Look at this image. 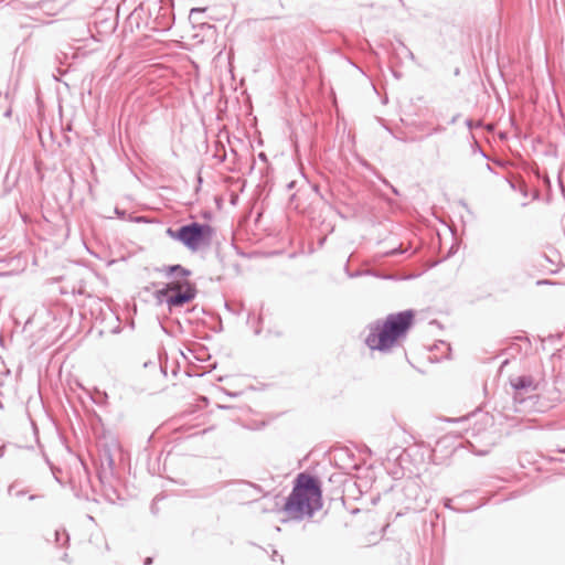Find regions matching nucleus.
<instances>
[{
  "label": "nucleus",
  "mask_w": 565,
  "mask_h": 565,
  "mask_svg": "<svg viewBox=\"0 0 565 565\" xmlns=\"http://www.w3.org/2000/svg\"><path fill=\"white\" fill-rule=\"evenodd\" d=\"M157 13L151 20V30L157 32L168 31L174 21L172 8L170 6H156Z\"/></svg>",
  "instance_id": "nucleus-6"
},
{
  "label": "nucleus",
  "mask_w": 565,
  "mask_h": 565,
  "mask_svg": "<svg viewBox=\"0 0 565 565\" xmlns=\"http://www.w3.org/2000/svg\"><path fill=\"white\" fill-rule=\"evenodd\" d=\"M512 388L520 394H530L537 390L539 382L532 375H520L510 377Z\"/></svg>",
  "instance_id": "nucleus-7"
},
{
  "label": "nucleus",
  "mask_w": 565,
  "mask_h": 565,
  "mask_svg": "<svg viewBox=\"0 0 565 565\" xmlns=\"http://www.w3.org/2000/svg\"><path fill=\"white\" fill-rule=\"evenodd\" d=\"M152 563V557H146L143 561L145 565H150Z\"/></svg>",
  "instance_id": "nucleus-21"
},
{
  "label": "nucleus",
  "mask_w": 565,
  "mask_h": 565,
  "mask_svg": "<svg viewBox=\"0 0 565 565\" xmlns=\"http://www.w3.org/2000/svg\"><path fill=\"white\" fill-rule=\"evenodd\" d=\"M134 221H135V222H141V221H143V217H142V216H137V217H135V220H134Z\"/></svg>",
  "instance_id": "nucleus-23"
},
{
  "label": "nucleus",
  "mask_w": 565,
  "mask_h": 565,
  "mask_svg": "<svg viewBox=\"0 0 565 565\" xmlns=\"http://www.w3.org/2000/svg\"><path fill=\"white\" fill-rule=\"evenodd\" d=\"M456 120H457V116H455V117L451 119V124H454Z\"/></svg>",
  "instance_id": "nucleus-25"
},
{
  "label": "nucleus",
  "mask_w": 565,
  "mask_h": 565,
  "mask_svg": "<svg viewBox=\"0 0 565 565\" xmlns=\"http://www.w3.org/2000/svg\"><path fill=\"white\" fill-rule=\"evenodd\" d=\"M214 233L215 231L210 224L199 222L181 225L177 230L171 227L167 230V234L171 238L180 242L191 252L210 247Z\"/></svg>",
  "instance_id": "nucleus-4"
},
{
  "label": "nucleus",
  "mask_w": 565,
  "mask_h": 565,
  "mask_svg": "<svg viewBox=\"0 0 565 565\" xmlns=\"http://www.w3.org/2000/svg\"><path fill=\"white\" fill-rule=\"evenodd\" d=\"M120 447L115 438L106 439L98 444V477L103 482L104 479L111 477L115 471L116 456L119 455Z\"/></svg>",
  "instance_id": "nucleus-5"
},
{
  "label": "nucleus",
  "mask_w": 565,
  "mask_h": 565,
  "mask_svg": "<svg viewBox=\"0 0 565 565\" xmlns=\"http://www.w3.org/2000/svg\"><path fill=\"white\" fill-rule=\"evenodd\" d=\"M441 130H443V128H440V127H436V128L434 129V132L441 131Z\"/></svg>",
  "instance_id": "nucleus-24"
},
{
  "label": "nucleus",
  "mask_w": 565,
  "mask_h": 565,
  "mask_svg": "<svg viewBox=\"0 0 565 565\" xmlns=\"http://www.w3.org/2000/svg\"><path fill=\"white\" fill-rule=\"evenodd\" d=\"M466 126L469 128V129H472L475 127H478L479 124H476L472 119H467L466 120Z\"/></svg>",
  "instance_id": "nucleus-16"
},
{
  "label": "nucleus",
  "mask_w": 565,
  "mask_h": 565,
  "mask_svg": "<svg viewBox=\"0 0 565 565\" xmlns=\"http://www.w3.org/2000/svg\"><path fill=\"white\" fill-rule=\"evenodd\" d=\"M358 275H359L358 273L356 274H351L350 277H355Z\"/></svg>",
  "instance_id": "nucleus-27"
},
{
  "label": "nucleus",
  "mask_w": 565,
  "mask_h": 565,
  "mask_svg": "<svg viewBox=\"0 0 565 565\" xmlns=\"http://www.w3.org/2000/svg\"><path fill=\"white\" fill-rule=\"evenodd\" d=\"M380 180H381L385 185H387V186L392 190V192H393L395 195H399V191H398L394 185H392V184H391V183H390L385 178H382V177H381V178H380Z\"/></svg>",
  "instance_id": "nucleus-13"
},
{
  "label": "nucleus",
  "mask_w": 565,
  "mask_h": 565,
  "mask_svg": "<svg viewBox=\"0 0 565 565\" xmlns=\"http://www.w3.org/2000/svg\"><path fill=\"white\" fill-rule=\"evenodd\" d=\"M204 11H205V9H203V8H193L190 11L189 19L191 21H195V17L203 13Z\"/></svg>",
  "instance_id": "nucleus-12"
},
{
  "label": "nucleus",
  "mask_w": 565,
  "mask_h": 565,
  "mask_svg": "<svg viewBox=\"0 0 565 565\" xmlns=\"http://www.w3.org/2000/svg\"><path fill=\"white\" fill-rule=\"evenodd\" d=\"M54 536H55V543L61 546V547H64V546H67L68 542H70V536L67 534V532L63 529V530H56L54 532Z\"/></svg>",
  "instance_id": "nucleus-9"
},
{
  "label": "nucleus",
  "mask_w": 565,
  "mask_h": 565,
  "mask_svg": "<svg viewBox=\"0 0 565 565\" xmlns=\"http://www.w3.org/2000/svg\"><path fill=\"white\" fill-rule=\"evenodd\" d=\"M322 505L321 482L317 477L302 472L295 479L281 510L289 519L301 521L312 518Z\"/></svg>",
  "instance_id": "nucleus-1"
},
{
  "label": "nucleus",
  "mask_w": 565,
  "mask_h": 565,
  "mask_svg": "<svg viewBox=\"0 0 565 565\" xmlns=\"http://www.w3.org/2000/svg\"><path fill=\"white\" fill-rule=\"evenodd\" d=\"M61 559H62L63 562L71 563V559H70V557H68V554H67V553H64V554H63V556L61 557Z\"/></svg>",
  "instance_id": "nucleus-18"
},
{
  "label": "nucleus",
  "mask_w": 565,
  "mask_h": 565,
  "mask_svg": "<svg viewBox=\"0 0 565 565\" xmlns=\"http://www.w3.org/2000/svg\"><path fill=\"white\" fill-rule=\"evenodd\" d=\"M404 253H405V249H403L402 246H398L397 248H393V249L384 253L383 256L391 257V256H396V255H401V254H404Z\"/></svg>",
  "instance_id": "nucleus-11"
},
{
  "label": "nucleus",
  "mask_w": 565,
  "mask_h": 565,
  "mask_svg": "<svg viewBox=\"0 0 565 565\" xmlns=\"http://www.w3.org/2000/svg\"><path fill=\"white\" fill-rule=\"evenodd\" d=\"M13 490H14V484H11V486L9 487V489H8L9 494H11V495H17V497H21V495H23V494H24V491H23V490H21V491H17V492H13Z\"/></svg>",
  "instance_id": "nucleus-15"
},
{
  "label": "nucleus",
  "mask_w": 565,
  "mask_h": 565,
  "mask_svg": "<svg viewBox=\"0 0 565 565\" xmlns=\"http://www.w3.org/2000/svg\"><path fill=\"white\" fill-rule=\"evenodd\" d=\"M248 484H249L250 487H253L254 489H256L258 492H262V488H260L259 486H257V484H255V483H252V482H248Z\"/></svg>",
  "instance_id": "nucleus-20"
},
{
  "label": "nucleus",
  "mask_w": 565,
  "mask_h": 565,
  "mask_svg": "<svg viewBox=\"0 0 565 565\" xmlns=\"http://www.w3.org/2000/svg\"><path fill=\"white\" fill-rule=\"evenodd\" d=\"M158 500H159V497H156V498L152 500V503H151V505H150V511H151V513H152V514H154V515H156V514H158V512H159V508H158V505H157V501H158Z\"/></svg>",
  "instance_id": "nucleus-14"
},
{
  "label": "nucleus",
  "mask_w": 565,
  "mask_h": 565,
  "mask_svg": "<svg viewBox=\"0 0 565 565\" xmlns=\"http://www.w3.org/2000/svg\"><path fill=\"white\" fill-rule=\"evenodd\" d=\"M156 270L162 274L168 279V282H175L179 286L174 294L166 300L169 309L183 307L196 297V286L189 280V277L192 275L190 269L175 264L166 265L156 268Z\"/></svg>",
  "instance_id": "nucleus-3"
},
{
  "label": "nucleus",
  "mask_w": 565,
  "mask_h": 565,
  "mask_svg": "<svg viewBox=\"0 0 565 565\" xmlns=\"http://www.w3.org/2000/svg\"><path fill=\"white\" fill-rule=\"evenodd\" d=\"M178 288H179V286L175 282H167L163 285V287L161 289H158L154 292V298L159 302H163L167 300L168 297L171 296L170 292L174 294V290H177Z\"/></svg>",
  "instance_id": "nucleus-8"
},
{
  "label": "nucleus",
  "mask_w": 565,
  "mask_h": 565,
  "mask_svg": "<svg viewBox=\"0 0 565 565\" xmlns=\"http://www.w3.org/2000/svg\"><path fill=\"white\" fill-rule=\"evenodd\" d=\"M115 212H116V214H117L119 217H121V218H122V217L125 216V214H126V212H125V211L119 210L118 207H116V209H115Z\"/></svg>",
  "instance_id": "nucleus-17"
},
{
  "label": "nucleus",
  "mask_w": 565,
  "mask_h": 565,
  "mask_svg": "<svg viewBox=\"0 0 565 565\" xmlns=\"http://www.w3.org/2000/svg\"><path fill=\"white\" fill-rule=\"evenodd\" d=\"M258 158H259L260 160H263V161H267V157H266V154H265L264 152H260V153L258 154Z\"/></svg>",
  "instance_id": "nucleus-22"
},
{
  "label": "nucleus",
  "mask_w": 565,
  "mask_h": 565,
  "mask_svg": "<svg viewBox=\"0 0 565 565\" xmlns=\"http://www.w3.org/2000/svg\"><path fill=\"white\" fill-rule=\"evenodd\" d=\"M444 505L447 509L455 510V511H458V512H468V511L471 510V509H462V508H455V507H452V499H448V498L445 499Z\"/></svg>",
  "instance_id": "nucleus-10"
},
{
  "label": "nucleus",
  "mask_w": 565,
  "mask_h": 565,
  "mask_svg": "<svg viewBox=\"0 0 565 565\" xmlns=\"http://www.w3.org/2000/svg\"><path fill=\"white\" fill-rule=\"evenodd\" d=\"M271 557H273V559H275V558L279 557L280 562H281V563L284 562L282 556H279V555H278V553H277V551H274V552H273V556H271Z\"/></svg>",
  "instance_id": "nucleus-19"
},
{
  "label": "nucleus",
  "mask_w": 565,
  "mask_h": 565,
  "mask_svg": "<svg viewBox=\"0 0 565 565\" xmlns=\"http://www.w3.org/2000/svg\"><path fill=\"white\" fill-rule=\"evenodd\" d=\"M292 186H294V182H290V183L288 184V188H292Z\"/></svg>",
  "instance_id": "nucleus-26"
},
{
  "label": "nucleus",
  "mask_w": 565,
  "mask_h": 565,
  "mask_svg": "<svg viewBox=\"0 0 565 565\" xmlns=\"http://www.w3.org/2000/svg\"><path fill=\"white\" fill-rule=\"evenodd\" d=\"M413 322V310L391 313L384 321L377 320L369 326V334L365 338V344L371 350L387 352L398 339L406 335Z\"/></svg>",
  "instance_id": "nucleus-2"
}]
</instances>
